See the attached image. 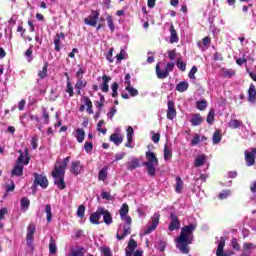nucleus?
Segmentation results:
<instances>
[{
    "mask_svg": "<svg viewBox=\"0 0 256 256\" xmlns=\"http://www.w3.org/2000/svg\"><path fill=\"white\" fill-rule=\"evenodd\" d=\"M196 229V222L181 228L180 236L176 239V247L179 249L180 253L188 255L189 245L193 243V231Z\"/></svg>",
    "mask_w": 256,
    "mask_h": 256,
    "instance_id": "nucleus-1",
    "label": "nucleus"
},
{
    "mask_svg": "<svg viewBox=\"0 0 256 256\" xmlns=\"http://www.w3.org/2000/svg\"><path fill=\"white\" fill-rule=\"evenodd\" d=\"M129 213V205L123 204L120 208V217L121 220L124 222L119 225L116 238L118 241H123L127 235H131V223L133 220L131 219V216L128 215ZM126 223V224H125Z\"/></svg>",
    "mask_w": 256,
    "mask_h": 256,
    "instance_id": "nucleus-2",
    "label": "nucleus"
},
{
    "mask_svg": "<svg viewBox=\"0 0 256 256\" xmlns=\"http://www.w3.org/2000/svg\"><path fill=\"white\" fill-rule=\"evenodd\" d=\"M148 175L150 177H155V173H157V167H159V159H157V156L155 153L151 151L146 152V162L144 163Z\"/></svg>",
    "mask_w": 256,
    "mask_h": 256,
    "instance_id": "nucleus-3",
    "label": "nucleus"
},
{
    "mask_svg": "<svg viewBox=\"0 0 256 256\" xmlns=\"http://www.w3.org/2000/svg\"><path fill=\"white\" fill-rule=\"evenodd\" d=\"M161 215L159 212L154 213V215L151 217V220L148 222V225L143 231V235H149V233H153L159 226V219Z\"/></svg>",
    "mask_w": 256,
    "mask_h": 256,
    "instance_id": "nucleus-4",
    "label": "nucleus"
},
{
    "mask_svg": "<svg viewBox=\"0 0 256 256\" xmlns=\"http://www.w3.org/2000/svg\"><path fill=\"white\" fill-rule=\"evenodd\" d=\"M52 177L54 179L55 185L58 189L63 190L67 185L65 184V172H60L59 170H54L52 172Z\"/></svg>",
    "mask_w": 256,
    "mask_h": 256,
    "instance_id": "nucleus-5",
    "label": "nucleus"
},
{
    "mask_svg": "<svg viewBox=\"0 0 256 256\" xmlns=\"http://www.w3.org/2000/svg\"><path fill=\"white\" fill-rule=\"evenodd\" d=\"M99 11L92 10L90 15L84 19L85 25H89L90 27H97V20L99 19Z\"/></svg>",
    "mask_w": 256,
    "mask_h": 256,
    "instance_id": "nucleus-6",
    "label": "nucleus"
},
{
    "mask_svg": "<svg viewBox=\"0 0 256 256\" xmlns=\"http://www.w3.org/2000/svg\"><path fill=\"white\" fill-rule=\"evenodd\" d=\"M34 183L35 185H40L42 189H47L49 186V180H47V176L41 175L39 173H34Z\"/></svg>",
    "mask_w": 256,
    "mask_h": 256,
    "instance_id": "nucleus-7",
    "label": "nucleus"
},
{
    "mask_svg": "<svg viewBox=\"0 0 256 256\" xmlns=\"http://www.w3.org/2000/svg\"><path fill=\"white\" fill-rule=\"evenodd\" d=\"M244 155H245L246 165L248 167H251L252 165H255L256 148L246 150L244 152Z\"/></svg>",
    "mask_w": 256,
    "mask_h": 256,
    "instance_id": "nucleus-8",
    "label": "nucleus"
},
{
    "mask_svg": "<svg viewBox=\"0 0 256 256\" xmlns=\"http://www.w3.org/2000/svg\"><path fill=\"white\" fill-rule=\"evenodd\" d=\"M83 171V164L79 160L72 161L71 166H70V173L72 175H81Z\"/></svg>",
    "mask_w": 256,
    "mask_h": 256,
    "instance_id": "nucleus-9",
    "label": "nucleus"
},
{
    "mask_svg": "<svg viewBox=\"0 0 256 256\" xmlns=\"http://www.w3.org/2000/svg\"><path fill=\"white\" fill-rule=\"evenodd\" d=\"M101 217H103V207H99L96 212L90 215V223L99 225Z\"/></svg>",
    "mask_w": 256,
    "mask_h": 256,
    "instance_id": "nucleus-10",
    "label": "nucleus"
},
{
    "mask_svg": "<svg viewBox=\"0 0 256 256\" xmlns=\"http://www.w3.org/2000/svg\"><path fill=\"white\" fill-rule=\"evenodd\" d=\"M167 105H168L167 119H169L170 121H173V119L177 117V110L175 109V103L169 100Z\"/></svg>",
    "mask_w": 256,
    "mask_h": 256,
    "instance_id": "nucleus-11",
    "label": "nucleus"
},
{
    "mask_svg": "<svg viewBox=\"0 0 256 256\" xmlns=\"http://www.w3.org/2000/svg\"><path fill=\"white\" fill-rule=\"evenodd\" d=\"M69 161H71V156H67L66 158L63 159L62 162H57L54 171H60L62 173H65Z\"/></svg>",
    "mask_w": 256,
    "mask_h": 256,
    "instance_id": "nucleus-12",
    "label": "nucleus"
},
{
    "mask_svg": "<svg viewBox=\"0 0 256 256\" xmlns=\"http://www.w3.org/2000/svg\"><path fill=\"white\" fill-rule=\"evenodd\" d=\"M18 153H20V156L18 158V161L17 163L18 164H22V165H29V161H30V158H29V150L28 149H25L24 153L19 150Z\"/></svg>",
    "mask_w": 256,
    "mask_h": 256,
    "instance_id": "nucleus-13",
    "label": "nucleus"
},
{
    "mask_svg": "<svg viewBox=\"0 0 256 256\" xmlns=\"http://www.w3.org/2000/svg\"><path fill=\"white\" fill-rule=\"evenodd\" d=\"M35 225L34 224H29L27 227V234H26V241L29 246L33 245V235H35Z\"/></svg>",
    "mask_w": 256,
    "mask_h": 256,
    "instance_id": "nucleus-14",
    "label": "nucleus"
},
{
    "mask_svg": "<svg viewBox=\"0 0 256 256\" xmlns=\"http://www.w3.org/2000/svg\"><path fill=\"white\" fill-rule=\"evenodd\" d=\"M119 131H121V129L117 128L116 133L110 136V141H112V143L116 144L117 146L121 145L124 139L123 135L119 134Z\"/></svg>",
    "mask_w": 256,
    "mask_h": 256,
    "instance_id": "nucleus-15",
    "label": "nucleus"
},
{
    "mask_svg": "<svg viewBox=\"0 0 256 256\" xmlns=\"http://www.w3.org/2000/svg\"><path fill=\"white\" fill-rule=\"evenodd\" d=\"M170 219H172V220L169 225V231H176L177 229H179V227H181L179 218H177V216H175V214H171Z\"/></svg>",
    "mask_w": 256,
    "mask_h": 256,
    "instance_id": "nucleus-16",
    "label": "nucleus"
},
{
    "mask_svg": "<svg viewBox=\"0 0 256 256\" xmlns=\"http://www.w3.org/2000/svg\"><path fill=\"white\" fill-rule=\"evenodd\" d=\"M133 133L135 131L133 130V127L129 126L127 128V143L125 144V147H128L129 149H133Z\"/></svg>",
    "mask_w": 256,
    "mask_h": 256,
    "instance_id": "nucleus-17",
    "label": "nucleus"
},
{
    "mask_svg": "<svg viewBox=\"0 0 256 256\" xmlns=\"http://www.w3.org/2000/svg\"><path fill=\"white\" fill-rule=\"evenodd\" d=\"M223 249H225V238L221 237L218 242L216 256H229L227 253L223 252Z\"/></svg>",
    "mask_w": 256,
    "mask_h": 256,
    "instance_id": "nucleus-18",
    "label": "nucleus"
},
{
    "mask_svg": "<svg viewBox=\"0 0 256 256\" xmlns=\"http://www.w3.org/2000/svg\"><path fill=\"white\" fill-rule=\"evenodd\" d=\"M109 81H111V76H107V75L102 76L101 91L103 93L109 92Z\"/></svg>",
    "mask_w": 256,
    "mask_h": 256,
    "instance_id": "nucleus-19",
    "label": "nucleus"
},
{
    "mask_svg": "<svg viewBox=\"0 0 256 256\" xmlns=\"http://www.w3.org/2000/svg\"><path fill=\"white\" fill-rule=\"evenodd\" d=\"M137 249V242L135 240L131 239L128 243V246L126 247V256H133V252Z\"/></svg>",
    "mask_w": 256,
    "mask_h": 256,
    "instance_id": "nucleus-20",
    "label": "nucleus"
},
{
    "mask_svg": "<svg viewBox=\"0 0 256 256\" xmlns=\"http://www.w3.org/2000/svg\"><path fill=\"white\" fill-rule=\"evenodd\" d=\"M61 39H65V33L61 32L54 37L55 51H61Z\"/></svg>",
    "mask_w": 256,
    "mask_h": 256,
    "instance_id": "nucleus-21",
    "label": "nucleus"
},
{
    "mask_svg": "<svg viewBox=\"0 0 256 256\" xmlns=\"http://www.w3.org/2000/svg\"><path fill=\"white\" fill-rule=\"evenodd\" d=\"M248 101L250 103H255L256 101V89L255 84H250V87L248 89Z\"/></svg>",
    "mask_w": 256,
    "mask_h": 256,
    "instance_id": "nucleus-22",
    "label": "nucleus"
},
{
    "mask_svg": "<svg viewBox=\"0 0 256 256\" xmlns=\"http://www.w3.org/2000/svg\"><path fill=\"white\" fill-rule=\"evenodd\" d=\"M74 137L76 138V141H78V143H83V141H85V130L82 128L76 129Z\"/></svg>",
    "mask_w": 256,
    "mask_h": 256,
    "instance_id": "nucleus-23",
    "label": "nucleus"
},
{
    "mask_svg": "<svg viewBox=\"0 0 256 256\" xmlns=\"http://www.w3.org/2000/svg\"><path fill=\"white\" fill-rule=\"evenodd\" d=\"M87 87V81L83 80V78H78L75 89L77 90L78 95H81V89H85Z\"/></svg>",
    "mask_w": 256,
    "mask_h": 256,
    "instance_id": "nucleus-24",
    "label": "nucleus"
},
{
    "mask_svg": "<svg viewBox=\"0 0 256 256\" xmlns=\"http://www.w3.org/2000/svg\"><path fill=\"white\" fill-rule=\"evenodd\" d=\"M190 123L194 126L197 127V125H201L203 123V117H201V114H193Z\"/></svg>",
    "mask_w": 256,
    "mask_h": 256,
    "instance_id": "nucleus-25",
    "label": "nucleus"
},
{
    "mask_svg": "<svg viewBox=\"0 0 256 256\" xmlns=\"http://www.w3.org/2000/svg\"><path fill=\"white\" fill-rule=\"evenodd\" d=\"M206 161H207V157L205 156V154H200L196 157V159L194 161V166L201 167V166L205 165Z\"/></svg>",
    "mask_w": 256,
    "mask_h": 256,
    "instance_id": "nucleus-26",
    "label": "nucleus"
},
{
    "mask_svg": "<svg viewBox=\"0 0 256 256\" xmlns=\"http://www.w3.org/2000/svg\"><path fill=\"white\" fill-rule=\"evenodd\" d=\"M126 167L128 171H133V169H137V167H139V159L132 158L130 161L127 162Z\"/></svg>",
    "mask_w": 256,
    "mask_h": 256,
    "instance_id": "nucleus-27",
    "label": "nucleus"
},
{
    "mask_svg": "<svg viewBox=\"0 0 256 256\" xmlns=\"http://www.w3.org/2000/svg\"><path fill=\"white\" fill-rule=\"evenodd\" d=\"M189 89V82L182 81L176 85V91L179 93H185Z\"/></svg>",
    "mask_w": 256,
    "mask_h": 256,
    "instance_id": "nucleus-28",
    "label": "nucleus"
},
{
    "mask_svg": "<svg viewBox=\"0 0 256 256\" xmlns=\"http://www.w3.org/2000/svg\"><path fill=\"white\" fill-rule=\"evenodd\" d=\"M23 175V165L16 163L14 169L12 170V177H21Z\"/></svg>",
    "mask_w": 256,
    "mask_h": 256,
    "instance_id": "nucleus-29",
    "label": "nucleus"
},
{
    "mask_svg": "<svg viewBox=\"0 0 256 256\" xmlns=\"http://www.w3.org/2000/svg\"><path fill=\"white\" fill-rule=\"evenodd\" d=\"M156 75L158 79H167V77H169L168 71L161 70V68H159V64L156 65Z\"/></svg>",
    "mask_w": 256,
    "mask_h": 256,
    "instance_id": "nucleus-30",
    "label": "nucleus"
},
{
    "mask_svg": "<svg viewBox=\"0 0 256 256\" xmlns=\"http://www.w3.org/2000/svg\"><path fill=\"white\" fill-rule=\"evenodd\" d=\"M171 157H173V149H171V146L165 145L164 146L165 161H170Z\"/></svg>",
    "mask_w": 256,
    "mask_h": 256,
    "instance_id": "nucleus-31",
    "label": "nucleus"
},
{
    "mask_svg": "<svg viewBox=\"0 0 256 256\" xmlns=\"http://www.w3.org/2000/svg\"><path fill=\"white\" fill-rule=\"evenodd\" d=\"M102 215H103L104 223H106V225H111V223H113V217H111V213H109L104 208H103Z\"/></svg>",
    "mask_w": 256,
    "mask_h": 256,
    "instance_id": "nucleus-32",
    "label": "nucleus"
},
{
    "mask_svg": "<svg viewBox=\"0 0 256 256\" xmlns=\"http://www.w3.org/2000/svg\"><path fill=\"white\" fill-rule=\"evenodd\" d=\"M179 41V36H177V31L175 27H170V43H177Z\"/></svg>",
    "mask_w": 256,
    "mask_h": 256,
    "instance_id": "nucleus-33",
    "label": "nucleus"
},
{
    "mask_svg": "<svg viewBox=\"0 0 256 256\" xmlns=\"http://www.w3.org/2000/svg\"><path fill=\"white\" fill-rule=\"evenodd\" d=\"M49 252L51 255H55V253H57V243H55V239L53 237H50Z\"/></svg>",
    "mask_w": 256,
    "mask_h": 256,
    "instance_id": "nucleus-34",
    "label": "nucleus"
},
{
    "mask_svg": "<svg viewBox=\"0 0 256 256\" xmlns=\"http://www.w3.org/2000/svg\"><path fill=\"white\" fill-rule=\"evenodd\" d=\"M175 191L176 193H183V180L179 176L176 177Z\"/></svg>",
    "mask_w": 256,
    "mask_h": 256,
    "instance_id": "nucleus-35",
    "label": "nucleus"
},
{
    "mask_svg": "<svg viewBox=\"0 0 256 256\" xmlns=\"http://www.w3.org/2000/svg\"><path fill=\"white\" fill-rule=\"evenodd\" d=\"M228 125L231 129H239V127H243V122L241 120L232 119Z\"/></svg>",
    "mask_w": 256,
    "mask_h": 256,
    "instance_id": "nucleus-36",
    "label": "nucleus"
},
{
    "mask_svg": "<svg viewBox=\"0 0 256 256\" xmlns=\"http://www.w3.org/2000/svg\"><path fill=\"white\" fill-rule=\"evenodd\" d=\"M255 248H256V246L253 243H244V245H243V251L247 255H251V251H253V249H255Z\"/></svg>",
    "mask_w": 256,
    "mask_h": 256,
    "instance_id": "nucleus-37",
    "label": "nucleus"
},
{
    "mask_svg": "<svg viewBox=\"0 0 256 256\" xmlns=\"http://www.w3.org/2000/svg\"><path fill=\"white\" fill-rule=\"evenodd\" d=\"M108 167L104 166L98 173V179L99 181H105V179H107V171H108Z\"/></svg>",
    "mask_w": 256,
    "mask_h": 256,
    "instance_id": "nucleus-38",
    "label": "nucleus"
},
{
    "mask_svg": "<svg viewBox=\"0 0 256 256\" xmlns=\"http://www.w3.org/2000/svg\"><path fill=\"white\" fill-rule=\"evenodd\" d=\"M223 137L221 136V131L220 130H216L213 134V137H212V141H213V144L214 145H217L218 143H221V139Z\"/></svg>",
    "mask_w": 256,
    "mask_h": 256,
    "instance_id": "nucleus-39",
    "label": "nucleus"
},
{
    "mask_svg": "<svg viewBox=\"0 0 256 256\" xmlns=\"http://www.w3.org/2000/svg\"><path fill=\"white\" fill-rule=\"evenodd\" d=\"M201 141H207V138L205 136H199V134H195L193 139L191 140V145H199Z\"/></svg>",
    "mask_w": 256,
    "mask_h": 256,
    "instance_id": "nucleus-40",
    "label": "nucleus"
},
{
    "mask_svg": "<svg viewBox=\"0 0 256 256\" xmlns=\"http://www.w3.org/2000/svg\"><path fill=\"white\" fill-rule=\"evenodd\" d=\"M84 105L87 107V113H89V115H93V102H91V99L84 98Z\"/></svg>",
    "mask_w": 256,
    "mask_h": 256,
    "instance_id": "nucleus-41",
    "label": "nucleus"
},
{
    "mask_svg": "<svg viewBox=\"0 0 256 256\" xmlns=\"http://www.w3.org/2000/svg\"><path fill=\"white\" fill-rule=\"evenodd\" d=\"M125 90L128 91L129 95H131V97H137L139 95V91L135 88H133V86L131 85H126Z\"/></svg>",
    "mask_w": 256,
    "mask_h": 256,
    "instance_id": "nucleus-42",
    "label": "nucleus"
},
{
    "mask_svg": "<svg viewBox=\"0 0 256 256\" xmlns=\"http://www.w3.org/2000/svg\"><path fill=\"white\" fill-rule=\"evenodd\" d=\"M47 223H51L53 219V212H51V205L47 204L45 208Z\"/></svg>",
    "mask_w": 256,
    "mask_h": 256,
    "instance_id": "nucleus-43",
    "label": "nucleus"
},
{
    "mask_svg": "<svg viewBox=\"0 0 256 256\" xmlns=\"http://www.w3.org/2000/svg\"><path fill=\"white\" fill-rule=\"evenodd\" d=\"M49 67V64L46 62L42 68V70L39 71L38 73V77H40V79H45V77H47V69Z\"/></svg>",
    "mask_w": 256,
    "mask_h": 256,
    "instance_id": "nucleus-44",
    "label": "nucleus"
},
{
    "mask_svg": "<svg viewBox=\"0 0 256 256\" xmlns=\"http://www.w3.org/2000/svg\"><path fill=\"white\" fill-rule=\"evenodd\" d=\"M20 203L22 211H27V209H29L30 201L28 200V198H22Z\"/></svg>",
    "mask_w": 256,
    "mask_h": 256,
    "instance_id": "nucleus-45",
    "label": "nucleus"
},
{
    "mask_svg": "<svg viewBox=\"0 0 256 256\" xmlns=\"http://www.w3.org/2000/svg\"><path fill=\"white\" fill-rule=\"evenodd\" d=\"M66 93L69 94V97H73V95H75V93L73 92V85L71 84L69 78L67 79Z\"/></svg>",
    "mask_w": 256,
    "mask_h": 256,
    "instance_id": "nucleus-46",
    "label": "nucleus"
},
{
    "mask_svg": "<svg viewBox=\"0 0 256 256\" xmlns=\"http://www.w3.org/2000/svg\"><path fill=\"white\" fill-rule=\"evenodd\" d=\"M106 21H107L110 31L113 33V31H115V23L113 22V17L108 15L106 17Z\"/></svg>",
    "mask_w": 256,
    "mask_h": 256,
    "instance_id": "nucleus-47",
    "label": "nucleus"
},
{
    "mask_svg": "<svg viewBox=\"0 0 256 256\" xmlns=\"http://www.w3.org/2000/svg\"><path fill=\"white\" fill-rule=\"evenodd\" d=\"M233 75H235V70H233V69H224L223 70V76L226 79H231V77H233Z\"/></svg>",
    "mask_w": 256,
    "mask_h": 256,
    "instance_id": "nucleus-48",
    "label": "nucleus"
},
{
    "mask_svg": "<svg viewBox=\"0 0 256 256\" xmlns=\"http://www.w3.org/2000/svg\"><path fill=\"white\" fill-rule=\"evenodd\" d=\"M196 107L197 109H199V111H205V109H207V101L205 100L198 101L196 103Z\"/></svg>",
    "mask_w": 256,
    "mask_h": 256,
    "instance_id": "nucleus-49",
    "label": "nucleus"
},
{
    "mask_svg": "<svg viewBox=\"0 0 256 256\" xmlns=\"http://www.w3.org/2000/svg\"><path fill=\"white\" fill-rule=\"evenodd\" d=\"M42 119L46 125L49 123V112H47V108L42 107Z\"/></svg>",
    "mask_w": 256,
    "mask_h": 256,
    "instance_id": "nucleus-50",
    "label": "nucleus"
},
{
    "mask_svg": "<svg viewBox=\"0 0 256 256\" xmlns=\"http://www.w3.org/2000/svg\"><path fill=\"white\" fill-rule=\"evenodd\" d=\"M77 217H79L80 219H83V217H85V206L84 205H80L77 209Z\"/></svg>",
    "mask_w": 256,
    "mask_h": 256,
    "instance_id": "nucleus-51",
    "label": "nucleus"
},
{
    "mask_svg": "<svg viewBox=\"0 0 256 256\" xmlns=\"http://www.w3.org/2000/svg\"><path fill=\"white\" fill-rule=\"evenodd\" d=\"M206 121L209 125L213 124V121H215V112L213 110L208 113Z\"/></svg>",
    "mask_w": 256,
    "mask_h": 256,
    "instance_id": "nucleus-52",
    "label": "nucleus"
},
{
    "mask_svg": "<svg viewBox=\"0 0 256 256\" xmlns=\"http://www.w3.org/2000/svg\"><path fill=\"white\" fill-rule=\"evenodd\" d=\"M231 195V190H223L222 192L219 193L218 198L223 200L227 199V197H230Z\"/></svg>",
    "mask_w": 256,
    "mask_h": 256,
    "instance_id": "nucleus-53",
    "label": "nucleus"
},
{
    "mask_svg": "<svg viewBox=\"0 0 256 256\" xmlns=\"http://www.w3.org/2000/svg\"><path fill=\"white\" fill-rule=\"evenodd\" d=\"M25 57L28 63H31L33 61V49L31 47L25 52Z\"/></svg>",
    "mask_w": 256,
    "mask_h": 256,
    "instance_id": "nucleus-54",
    "label": "nucleus"
},
{
    "mask_svg": "<svg viewBox=\"0 0 256 256\" xmlns=\"http://www.w3.org/2000/svg\"><path fill=\"white\" fill-rule=\"evenodd\" d=\"M111 89H112V97H117L119 94H118V89H119V84L117 82H114L111 86Z\"/></svg>",
    "mask_w": 256,
    "mask_h": 256,
    "instance_id": "nucleus-55",
    "label": "nucleus"
},
{
    "mask_svg": "<svg viewBox=\"0 0 256 256\" xmlns=\"http://www.w3.org/2000/svg\"><path fill=\"white\" fill-rule=\"evenodd\" d=\"M126 57H127V52L125 50H121L120 53L116 55V59L118 63H121V61H123V59H126Z\"/></svg>",
    "mask_w": 256,
    "mask_h": 256,
    "instance_id": "nucleus-56",
    "label": "nucleus"
},
{
    "mask_svg": "<svg viewBox=\"0 0 256 256\" xmlns=\"http://www.w3.org/2000/svg\"><path fill=\"white\" fill-rule=\"evenodd\" d=\"M168 57L170 61H175V59H177V50H168Z\"/></svg>",
    "mask_w": 256,
    "mask_h": 256,
    "instance_id": "nucleus-57",
    "label": "nucleus"
},
{
    "mask_svg": "<svg viewBox=\"0 0 256 256\" xmlns=\"http://www.w3.org/2000/svg\"><path fill=\"white\" fill-rule=\"evenodd\" d=\"M195 73H197V66H193L188 74L189 79H192L193 81H195V79H197V77H195Z\"/></svg>",
    "mask_w": 256,
    "mask_h": 256,
    "instance_id": "nucleus-58",
    "label": "nucleus"
},
{
    "mask_svg": "<svg viewBox=\"0 0 256 256\" xmlns=\"http://www.w3.org/2000/svg\"><path fill=\"white\" fill-rule=\"evenodd\" d=\"M202 44L204 45V48H202V51H205V49H207L209 45H211V38H209L208 36L203 38Z\"/></svg>",
    "mask_w": 256,
    "mask_h": 256,
    "instance_id": "nucleus-59",
    "label": "nucleus"
},
{
    "mask_svg": "<svg viewBox=\"0 0 256 256\" xmlns=\"http://www.w3.org/2000/svg\"><path fill=\"white\" fill-rule=\"evenodd\" d=\"M84 150L86 151V153H91V151H93V143L85 142Z\"/></svg>",
    "mask_w": 256,
    "mask_h": 256,
    "instance_id": "nucleus-60",
    "label": "nucleus"
},
{
    "mask_svg": "<svg viewBox=\"0 0 256 256\" xmlns=\"http://www.w3.org/2000/svg\"><path fill=\"white\" fill-rule=\"evenodd\" d=\"M177 67L180 69V71H185V69H187V64L181 61V59H178Z\"/></svg>",
    "mask_w": 256,
    "mask_h": 256,
    "instance_id": "nucleus-61",
    "label": "nucleus"
},
{
    "mask_svg": "<svg viewBox=\"0 0 256 256\" xmlns=\"http://www.w3.org/2000/svg\"><path fill=\"white\" fill-rule=\"evenodd\" d=\"M101 253H102V256H113L111 254V249L107 247L101 248Z\"/></svg>",
    "mask_w": 256,
    "mask_h": 256,
    "instance_id": "nucleus-62",
    "label": "nucleus"
},
{
    "mask_svg": "<svg viewBox=\"0 0 256 256\" xmlns=\"http://www.w3.org/2000/svg\"><path fill=\"white\" fill-rule=\"evenodd\" d=\"M37 141H39V137L37 135L33 136L31 140L32 149H37Z\"/></svg>",
    "mask_w": 256,
    "mask_h": 256,
    "instance_id": "nucleus-63",
    "label": "nucleus"
},
{
    "mask_svg": "<svg viewBox=\"0 0 256 256\" xmlns=\"http://www.w3.org/2000/svg\"><path fill=\"white\" fill-rule=\"evenodd\" d=\"M69 256H83V251L73 250Z\"/></svg>",
    "mask_w": 256,
    "mask_h": 256,
    "instance_id": "nucleus-64",
    "label": "nucleus"
}]
</instances>
